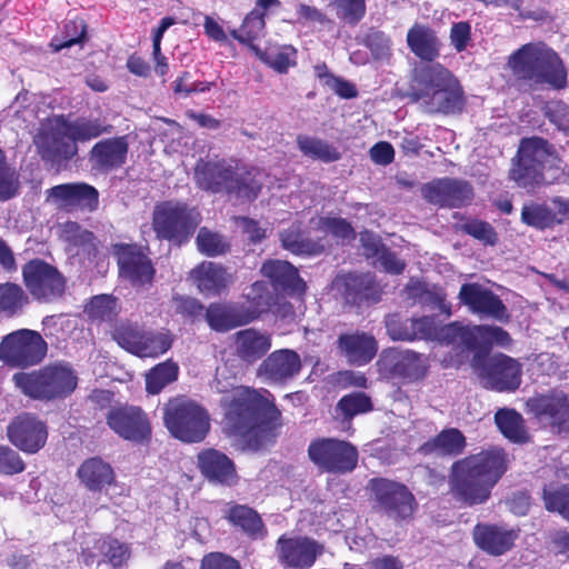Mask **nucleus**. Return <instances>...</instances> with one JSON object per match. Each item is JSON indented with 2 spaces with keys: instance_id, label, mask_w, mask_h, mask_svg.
<instances>
[{
  "instance_id": "1",
  "label": "nucleus",
  "mask_w": 569,
  "mask_h": 569,
  "mask_svg": "<svg viewBox=\"0 0 569 569\" xmlns=\"http://www.w3.org/2000/svg\"><path fill=\"white\" fill-rule=\"evenodd\" d=\"M222 430L243 450L257 452L273 442L282 415L266 388L239 386L221 400Z\"/></svg>"
},
{
  "instance_id": "2",
  "label": "nucleus",
  "mask_w": 569,
  "mask_h": 569,
  "mask_svg": "<svg viewBox=\"0 0 569 569\" xmlns=\"http://www.w3.org/2000/svg\"><path fill=\"white\" fill-rule=\"evenodd\" d=\"M509 465V455L501 447H490L457 459L449 468L448 493L459 507L485 505Z\"/></svg>"
},
{
  "instance_id": "3",
  "label": "nucleus",
  "mask_w": 569,
  "mask_h": 569,
  "mask_svg": "<svg viewBox=\"0 0 569 569\" xmlns=\"http://www.w3.org/2000/svg\"><path fill=\"white\" fill-rule=\"evenodd\" d=\"M259 170L253 167H239L238 161L224 158H200L193 168V181L198 189L213 194H233L237 198L254 200L262 183Z\"/></svg>"
},
{
  "instance_id": "4",
  "label": "nucleus",
  "mask_w": 569,
  "mask_h": 569,
  "mask_svg": "<svg viewBox=\"0 0 569 569\" xmlns=\"http://www.w3.org/2000/svg\"><path fill=\"white\" fill-rule=\"evenodd\" d=\"M516 80L528 84L547 83L560 90L567 86V71L560 57L542 43H526L508 58Z\"/></svg>"
},
{
  "instance_id": "5",
  "label": "nucleus",
  "mask_w": 569,
  "mask_h": 569,
  "mask_svg": "<svg viewBox=\"0 0 569 569\" xmlns=\"http://www.w3.org/2000/svg\"><path fill=\"white\" fill-rule=\"evenodd\" d=\"M12 381L22 395L44 402L69 397L78 386V376L70 363L56 361L31 371H20Z\"/></svg>"
},
{
  "instance_id": "6",
  "label": "nucleus",
  "mask_w": 569,
  "mask_h": 569,
  "mask_svg": "<svg viewBox=\"0 0 569 569\" xmlns=\"http://www.w3.org/2000/svg\"><path fill=\"white\" fill-rule=\"evenodd\" d=\"M557 160L556 149L547 139L537 136L522 138L511 158L508 179L520 189L533 191L547 183V164Z\"/></svg>"
},
{
  "instance_id": "7",
  "label": "nucleus",
  "mask_w": 569,
  "mask_h": 569,
  "mask_svg": "<svg viewBox=\"0 0 569 569\" xmlns=\"http://www.w3.org/2000/svg\"><path fill=\"white\" fill-rule=\"evenodd\" d=\"M162 420L170 436L183 443L202 442L211 428L207 408L186 396L170 398L164 403Z\"/></svg>"
},
{
  "instance_id": "8",
  "label": "nucleus",
  "mask_w": 569,
  "mask_h": 569,
  "mask_svg": "<svg viewBox=\"0 0 569 569\" xmlns=\"http://www.w3.org/2000/svg\"><path fill=\"white\" fill-rule=\"evenodd\" d=\"M427 90L417 93L423 100L428 112L441 114H459L467 104L465 90L458 78L441 63L426 67L422 70Z\"/></svg>"
},
{
  "instance_id": "9",
  "label": "nucleus",
  "mask_w": 569,
  "mask_h": 569,
  "mask_svg": "<svg viewBox=\"0 0 569 569\" xmlns=\"http://www.w3.org/2000/svg\"><path fill=\"white\" fill-rule=\"evenodd\" d=\"M366 490L371 509L396 523L413 519L418 510V501L409 487L387 477L369 479Z\"/></svg>"
},
{
  "instance_id": "10",
  "label": "nucleus",
  "mask_w": 569,
  "mask_h": 569,
  "mask_svg": "<svg viewBox=\"0 0 569 569\" xmlns=\"http://www.w3.org/2000/svg\"><path fill=\"white\" fill-rule=\"evenodd\" d=\"M201 222V214L187 202L166 200L157 203L152 212L156 238L181 247L190 241Z\"/></svg>"
},
{
  "instance_id": "11",
  "label": "nucleus",
  "mask_w": 569,
  "mask_h": 569,
  "mask_svg": "<svg viewBox=\"0 0 569 569\" xmlns=\"http://www.w3.org/2000/svg\"><path fill=\"white\" fill-rule=\"evenodd\" d=\"M435 341L451 345L461 343L467 350L475 351L472 362L477 366L480 357L490 353L493 346L508 348L512 339L507 330L498 326L475 325L463 326L453 321L443 326L437 325Z\"/></svg>"
},
{
  "instance_id": "12",
  "label": "nucleus",
  "mask_w": 569,
  "mask_h": 569,
  "mask_svg": "<svg viewBox=\"0 0 569 569\" xmlns=\"http://www.w3.org/2000/svg\"><path fill=\"white\" fill-rule=\"evenodd\" d=\"M263 292L267 293V283L256 281L251 286L252 306L234 301H214L207 306L203 320L218 333L249 325L259 317L261 307L268 305V297L264 298Z\"/></svg>"
},
{
  "instance_id": "13",
  "label": "nucleus",
  "mask_w": 569,
  "mask_h": 569,
  "mask_svg": "<svg viewBox=\"0 0 569 569\" xmlns=\"http://www.w3.org/2000/svg\"><path fill=\"white\" fill-rule=\"evenodd\" d=\"M308 457L321 472L347 475L357 468L359 452L349 441L323 437L309 443Z\"/></svg>"
},
{
  "instance_id": "14",
  "label": "nucleus",
  "mask_w": 569,
  "mask_h": 569,
  "mask_svg": "<svg viewBox=\"0 0 569 569\" xmlns=\"http://www.w3.org/2000/svg\"><path fill=\"white\" fill-rule=\"evenodd\" d=\"M23 283L39 302L50 303L63 297L67 278L53 264L43 259L34 258L22 266Z\"/></svg>"
},
{
  "instance_id": "15",
  "label": "nucleus",
  "mask_w": 569,
  "mask_h": 569,
  "mask_svg": "<svg viewBox=\"0 0 569 569\" xmlns=\"http://www.w3.org/2000/svg\"><path fill=\"white\" fill-rule=\"evenodd\" d=\"M331 291L345 306L361 308L381 300L382 289L370 272H338L331 281Z\"/></svg>"
},
{
  "instance_id": "16",
  "label": "nucleus",
  "mask_w": 569,
  "mask_h": 569,
  "mask_svg": "<svg viewBox=\"0 0 569 569\" xmlns=\"http://www.w3.org/2000/svg\"><path fill=\"white\" fill-rule=\"evenodd\" d=\"M378 372L389 380L415 383L423 380L429 372L426 356L412 350L385 349L377 361Z\"/></svg>"
},
{
  "instance_id": "17",
  "label": "nucleus",
  "mask_w": 569,
  "mask_h": 569,
  "mask_svg": "<svg viewBox=\"0 0 569 569\" xmlns=\"http://www.w3.org/2000/svg\"><path fill=\"white\" fill-rule=\"evenodd\" d=\"M48 345L34 330L19 329L7 335L0 343V359L7 365L27 368L40 363L46 357Z\"/></svg>"
},
{
  "instance_id": "18",
  "label": "nucleus",
  "mask_w": 569,
  "mask_h": 569,
  "mask_svg": "<svg viewBox=\"0 0 569 569\" xmlns=\"http://www.w3.org/2000/svg\"><path fill=\"white\" fill-rule=\"evenodd\" d=\"M480 357L475 369L479 370V377L483 387L497 392H513L519 389L522 381V368L518 360L497 353L492 357Z\"/></svg>"
},
{
  "instance_id": "19",
  "label": "nucleus",
  "mask_w": 569,
  "mask_h": 569,
  "mask_svg": "<svg viewBox=\"0 0 569 569\" xmlns=\"http://www.w3.org/2000/svg\"><path fill=\"white\" fill-rule=\"evenodd\" d=\"M119 277L128 281L132 288L142 289L151 286L156 276L152 260L136 243H117L113 246Z\"/></svg>"
},
{
  "instance_id": "20",
  "label": "nucleus",
  "mask_w": 569,
  "mask_h": 569,
  "mask_svg": "<svg viewBox=\"0 0 569 569\" xmlns=\"http://www.w3.org/2000/svg\"><path fill=\"white\" fill-rule=\"evenodd\" d=\"M106 423L120 438L143 445L151 440L152 427L144 410L138 406H118L106 416Z\"/></svg>"
},
{
  "instance_id": "21",
  "label": "nucleus",
  "mask_w": 569,
  "mask_h": 569,
  "mask_svg": "<svg viewBox=\"0 0 569 569\" xmlns=\"http://www.w3.org/2000/svg\"><path fill=\"white\" fill-rule=\"evenodd\" d=\"M527 412L547 422L558 433L569 435V397L556 389L536 393L526 401Z\"/></svg>"
},
{
  "instance_id": "22",
  "label": "nucleus",
  "mask_w": 569,
  "mask_h": 569,
  "mask_svg": "<svg viewBox=\"0 0 569 569\" xmlns=\"http://www.w3.org/2000/svg\"><path fill=\"white\" fill-rule=\"evenodd\" d=\"M325 551L323 545L307 536L281 535L276 542L279 562L291 569H310Z\"/></svg>"
},
{
  "instance_id": "23",
  "label": "nucleus",
  "mask_w": 569,
  "mask_h": 569,
  "mask_svg": "<svg viewBox=\"0 0 569 569\" xmlns=\"http://www.w3.org/2000/svg\"><path fill=\"white\" fill-rule=\"evenodd\" d=\"M421 193L428 202L443 208H462L475 197L470 182L455 178L435 179L422 186Z\"/></svg>"
},
{
  "instance_id": "24",
  "label": "nucleus",
  "mask_w": 569,
  "mask_h": 569,
  "mask_svg": "<svg viewBox=\"0 0 569 569\" xmlns=\"http://www.w3.org/2000/svg\"><path fill=\"white\" fill-rule=\"evenodd\" d=\"M7 437L19 450L36 453L47 442L48 428L36 415L22 412L8 425Z\"/></svg>"
},
{
  "instance_id": "25",
  "label": "nucleus",
  "mask_w": 569,
  "mask_h": 569,
  "mask_svg": "<svg viewBox=\"0 0 569 569\" xmlns=\"http://www.w3.org/2000/svg\"><path fill=\"white\" fill-rule=\"evenodd\" d=\"M301 369L302 361L297 351L278 349L261 361L257 376L268 385L283 386L297 377Z\"/></svg>"
},
{
  "instance_id": "26",
  "label": "nucleus",
  "mask_w": 569,
  "mask_h": 569,
  "mask_svg": "<svg viewBox=\"0 0 569 569\" xmlns=\"http://www.w3.org/2000/svg\"><path fill=\"white\" fill-rule=\"evenodd\" d=\"M459 299L472 313L501 322L510 320L508 309L500 297L477 282L463 283L459 291Z\"/></svg>"
},
{
  "instance_id": "27",
  "label": "nucleus",
  "mask_w": 569,
  "mask_h": 569,
  "mask_svg": "<svg viewBox=\"0 0 569 569\" xmlns=\"http://www.w3.org/2000/svg\"><path fill=\"white\" fill-rule=\"evenodd\" d=\"M519 532V529L506 525L478 522L472 529V539L485 553L500 557L515 548Z\"/></svg>"
},
{
  "instance_id": "28",
  "label": "nucleus",
  "mask_w": 569,
  "mask_h": 569,
  "mask_svg": "<svg viewBox=\"0 0 569 569\" xmlns=\"http://www.w3.org/2000/svg\"><path fill=\"white\" fill-rule=\"evenodd\" d=\"M128 152L127 136L106 138L92 146L88 153V161L92 171L108 174L126 164Z\"/></svg>"
},
{
  "instance_id": "29",
  "label": "nucleus",
  "mask_w": 569,
  "mask_h": 569,
  "mask_svg": "<svg viewBox=\"0 0 569 569\" xmlns=\"http://www.w3.org/2000/svg\"><path fill=\"white\" fill-rule=\"evenodd\" d=\"M38 149L42 159L51 162H67L78 154V144L71 138L63 116H60L56 124L40 137Z\"/></svg>"
},
{
  "instance_id": "30",
  "label": "nucleus",
  "mask_w": 569,
  "mask_h": 569,
  "mask_svg": "<svg viewBox=\"0 0 569 569\" xmlns=\"http://www.w3.org/2000/svg\"><path fill=\"white\" fill-rule=\"evenodd\" d=\"M197 467L212 483L231 487L238 482L239 476L233 460L218 449L200 450L197 455Z\"/></svg>"
},
{
  "instance_id": "31",
  "label": "nucleus",
  "mask_w": 569,
  "mask_h": 569,
  "mask_svg": "<svg viewBox=\"0 0 569 569\" xmlns=\"http://www.w3.org/2000/svg\"><path fill=\"white\" fill-rule=\"evenodd\" d=\"M337 349L349 365L362 367L375 359L379 346L372 333L356 330L341 333L337 339Z\"/></svg>"
},
{
  "instance_id": "32",
  "label": "nucleus",
  "mask_w": 569,
  "mask_h": 569,
  "mask_svg": "<svg viewBox=\"0 0 569 569\" xmlns=\"http://www.w3.org/2000/svg\"><path fill=\"white\" fill-rule=\"evenodd\" d=\"M261 274L267 278L276 291L288 296H303L307 290L305 280L298 269L286 260L269 259L260 268Z\"/></svg>"
},
{
  "instance_id": "33",
  "label": "nucleus",
  "mask_w": 569,
  "mask_h": 569,
  "mask_svg": "<svg viewBox=\"0 0 569 569\" xmlns=\"http://www.w3.org/2000/svg\"><path fill=\"white\" fill-rule=\"evenodd\" d=\"M49 196L60 206L93 212L99 207V191L87 182H68L49 189Z\"/></svg>"
},
{
  "instance_id": "34",
  "label": "nucleus",
  "mask_w": 569,
  "mask_h": 569,
  "mask_svg": "<svg viewBox=\"0 0 569 569\" xmlns=\"http://www.w3.org/2000/svg\"><path fill=\"white\" fill-rule=\"evenodd\" d=\"M271 348V336L254 328H247L233 335V353L247 366L262 359Z\"/></svg>"
},
{
  "instance_id": "35",
  "label": "nucleus",
  "mask_w": 569,
  "mask_h": 569,
  "mask_svg": "<svg viewBox=\"0 0 569 569\" xmlns=\"http://www.w3.org/2000/svg\"><path fill=\"white\" fill-rule=\"evenodd\" d=\"M191 277L199 291L211 297L221 296L233 281L226 267L212 261L199 263L192 269Z\"/></svg>"
},
{
  "instance_id": "36",
  "label": "nucleus",
  "mask_w": 569,
  "mask_h": 569,
  "mask_svg": "<svg viewBox=\"0 0 569 569\" xmlns=\"http://www.w3.org/2000/svg\"><path fill=\"white\" fill-rule=\"evenodd\" d=\"M437 321L433 317L423 316L409 318L403 321L391 319L387 321V329L393 340H435Z\"/></svg>"
},
{
  "instance_id": "37",
  "label": "nucleus",
  "mask_w": 569,
  "mask_h": 569,
  "mask_svg": "<svg viewBox=\"0 0 569 569\" xmlns=\"http://www.w3.org/2000/svg\"><path fill=\"white\" fill-rule=\"evenodd\" d=\"M407 46L421 61L432 62L439 58L441 40L430 26L416 22L407 32Z\"/></svg>"
},
{
  "instance_id": "38",
  "label": "nucleus",
  "mask_w": 569,
  "mask_h": 569,
  "mask_svg": "<svg viewBox=\"0 0 569 569\" xmlns=\"http://www.w3.org/2000/svg\"><path fill=\"white\" fill-rule=\"evenodd\" d=\"M77 477L91 492H101L116 483V473L110 463L100 457L86 459L77 470Z\"/></svg>"
},
{
  "instance_id": "39",
  "label": "nucleus",
  "mask_w": 569,
  "mask_h": 569,
  "mask_svg": "<svg viewBox=\"0 0 569 569\" xmlns=\"http://www.w3.org/2000/svg\"><path fill=\"white\" fill-rule=\"evenodd\" d=\"M223 518L252 540L262 539L267 535L261 516L247 505L228 503Z\"/></svg>"
},
{
  "instance_id": "40",
  "label": "nucleus",
  "mask_w": 569,
  "mask_h": 569,
  "mask_svg": "<svg viewBox=\"0 0 569 569\" xmlns=\"http://www.w3.org/2000/svg\"><path fill=\"white\" fill-rule=\"evenodd\" d=\"M467 439L458 428H446L438 435L423 442L418 452L423 456L437 455L455 458L463 453Z\"/></svg>"
},
{
  "instance_id": "41",
  "label": "nucleus",
  "mask_w": 569,
  "mask_h": 569,
  "mask_svg": "<svg viewBox=\"0 0 569 569\" xmlns=\"http://www.w3.org/2000/svg\"><path fill=\"white\" fill-rule=\"evenodd\" d=\"M87 40L88 26L84 19L76 17L64 21L60 32L51 39L49 47L52 52H59L76 44L82 47Z\"/></svg>"
},
{
  "instance_id": "42",
  "label": "nucleus",
  "mask_w": 569,
  "mask_h": 569,
  "mask_svg": "<svg viewBox=\"0 0 569 569\" xmlns=\"http://www.w3.org/2000/svg\"><path fill=\"white\" fill-rule=\"evenodd\" d=\"M495 422L500 432L515 443H526L529 440L525 420L515 409H499L495 415Z\"/></svg>"
},
{
  "instance_id": "43",
  "label": "nucleus",
  "mask_w": 569,
  "mask_h": 569,
  "mask_svg": "<svg viewBox=\"0 0 569 569\" xmlns=\"http://www.w3.org/2000/svg\"><path fill=\"white\" fill-rule=\"evenodd\" d=\"M297 144L302 154L312 160L331 163L341 159L338 148L320 138L299 134Z\"/></svg>"
},
{
  "instance_id": "44",
  "label": "nucleus",
  "mask_w": 569,
  "mask_h": 569,
  "mask_svg": "<svg viewBox=\"0 0 569 569\" xmlns=\"http://www.w3.org/2000/svg\"><path fill=\"white\" fill-rule=\"evenodd\" d=\"M64 122L76 144L110 133L112 129L111 124H106L100 118L79 117L72 121L64 118Z\"/></svg>"
},
{
  "instance_id": "45",
  "label": "nucleus",
  "mask_w": 569,
  "mask_h": 569,
  "mask_svg": "<svg viewBox=\"0 0 569 569\" xmlns=\"http://www.w3.org/2000/svg\"><path fill=\"white\" fill-rule=\"evenodd\" d=\"M93 549L103 557L104 565L118 569L127 563L130 558V548L119 539L109 535L102 536L93 541Z\"/></svg>"
},
{
  "instance_id": "46",
  "label": "nucleus",
  "mask_w": 569,
  "mask_h": 569,
  "mask_svg": "<svg viewBox=\"0 0 569 569\" xmlns=\"http://www.w3.org/2000/svg\"><path fill=\"white\" fill-rule=\"evenodd\" d=\"M197 250L206 257L226 256L231 251L227 236L208 227H200L196 236Z\"/></svg>"
},
{
  "instance_id": "47",
  "label": "nucleus",
  "mask_w": 569,
  "mask_h": 569,
  "mask_svg": "<svg viewBox=\"0 0 569 569\" xmlns=\"http://www.w3.org/2000/svg\"><path fill=\"white\" fill-rule=\"evenodd\" d=\"M281 246L293 254L316 256L322 252L323 247L305 236L299 226H291L280 232Z\"/></svg>"
},
{
  "instance_id": "48",
  "label": "nucleus",
  "mask_w": 569,
  "mask_h": 569,
  "mask_svg": "<svg viewBox=\"0 0 569 569\" xmlns=\"http://www.w3.org/2000/svg\"><path fill=\"white\" fill-rule=\"evenodd\" d=\"M173 341L174 336L168 329H162L160 331L144 330L137 357H160L171 349Z\"/></svg>"
},
{
  "instance_id": "49",
  "label": "nucleus",
  "mask_w": 569,
  "mask_h": 569,
  "mask_svg": "<svg viewBox=\"0 0 569 569\" xmlns=\"http://www.w3.org/2000/svg\"><path fill=\"white\" fill-rule=\"evenodd\" d=\"M179 366L166 360L152 367L146 375V391L149 395L160 393L168 385L178 380Z\"/></svg>"
},
{
  "instance_id": "50",
  "label": "nucleus",
  "mask_w": 569,
  "mask_h": 569,
  "mask_svg": "<svg viewBox=\"0 0 569 569\" xmlns=\"http://www.w3.org/2000/svg\"><path fill=\"white\" fill-rule=\"evenodd\" d=\"M372 410L373 403L371 398L362 391L345 395L336 405V412L343 421H351L356 416L368 413Z\"/></svg>"
},
{
  "instance_id": "51",
  "label": "nucleus",
  "mask_w": 569,
  "mask_h": 569,
  "mask_svg": "<svg viewBox=\"0 0 569 569\" xmlns=\"http://www.w3.org/2000/svg\"><path fill=\"white\" fill-rule=\"evenodd\" d=\"M264 12L252 9L243 19L239 30H232L231 37L244 44H251L258 40L264 32L266 21Z\"/></svg>"
},
{
  "instance_id": "52",
  "label": "nucleus",
  "mask_w": 569,
  "mask_h": 569,
  "mask_svg": "<svg viewBox=\"0 0 569 569\" xmlns=\"http://www.w3.org/2000/svg\"><path fill=\"white\" fill-rule=\"evenodd\" d=\"M521 221L538 230L551 228L556 222H560L556 212L545 203L525 204L521 209Z\"/></svg>"
},
{
  "instance_id": "53",
  "label": "nucleus",
  "mask_w": 569,
  "mask_h": 569,
  "mask_svg": "<svg viewBox=\"0 0 569 569\" xmlns=\"http://www.w3.org/2000/svg\"><path fill=\"white\" fill-rule=\"evenodd\" d=\"M410 298L423 306L443 310L446 308V293L440 287L430 288L425 282H415L407 287Z\"/></svg>"
},
{
  "instance_id": "54",
  "label": "nucleus",
  "mask_w": 569,
  "mask_h": 569,
  "mask_svg": "<svg viewBox=\"0 0 569 569\" xmlns=\"http://www.w3.org/2000/svg\"><path fill=\"white\" fill-rule=\"evenodd\" d=\"M27 301L28 298L19 284L12 282L0 284V312L9 317L14 316Z\"/></svg>"
},
{
  "instance_id": "55",
  "label": "nucleus",
  "mask_w": 569,
  "mask_h": 569,
  "mask_svg": "<svg viewBox=\"0 0 569 569\" xmlns=\"http://www.w3.org/2000/svg\"><path fill=\"white\" fill-rule=\"evenodd\" d=\"M144 330L138 325L122 322L112 331L113 340L128 352L137 356Z\"/></svg>"
},
{
  "instance_id": "56",
  "label": "nucleus",
  "mask_w": 569,
  "mask_h": 569,
  "mask_svg": "<svg viewBox=\"0 0 569 569\" xmlns=\"http://www.w3.org/2000/svg\"><path fill=\"white\" fill-rule=\"evenodd\" d=\"M541 498L546 510L559 513L569 522V486L549 488L545 486Z\"/></svg>"
},
{
  "instance_id": "57",
  "label": "nucleus",
  "mask_w": 569,
  "mask_h": 569,
  "mask_svg": "<svg viewBox=\"0 0 569 569\" xmlns=\"http://www.w3.org/2000/svg\"><path fill=\"white\" fill-rule=\"evenodd\" d=\"M460 230L485 246L493 247L499 242V236L496 229L488 221L481 219H467L460 224Z\"/></svg>"
},
{
  "instance_id": "58",
  "label": "nucleus",
  "mask_w": 569,
  "mask_h": 569,
  "mask_svg": "<svg viewBox=\"0 0 569 569\" xmlns=\"http://www.w3.org/2000/svg\"><path fill=\"white\" fill-rule=\"evenodd\" d=\"M174 312L182 318L197 322L204 319L206 306L197 298L174 295L172 297Z\"/></svg>"
},
{
  "instance_id": "59",
  "label": "nucleus",
  "mask_w": 569,
  "mask_h": 569,
  "mask_svg": "<svg viewBox=\"0 0 569 569\" xmlns=\"http://www.w3.org/2000/svg\"><path fill=\"white\" fill-rule=\"evenodd\" d=\"M116 298L109 295H100L91 298L86 312L93 320L110 321L116 316Z\"/></svg>"
},
{
  "instance_id": "60",
  "label": "nucleus",
  "mask_w": 569,
  "mask_h": 569,
  "mask_svg": "<svg viewBox=\"0 0 569 569\" xmlns=\"http://www.w3.org/2000/svg\"><path fill=\"white\" fill-rule=\"evenodd\" d=\"M362 43L369 49L376 60L385 59L391 54V39L381 30L371 28L365 34Z\"/></svg>"
},
{
  "instance_id": "61",
  "label": "nucleus",
  "mask_w": 569,
  "mask_h": 569,
  "mask_svg": "<svg viewBox=\"0 0 569 569\" xmlns=\"http://www.w3.org/2000/svg\"><path fill=\"white\" fill-rule=\"evenodd\" d=\"M318 229L330 233L337 239L353 240L356 239V231L351 223L340 217H321L318 221Z\"/></svg>"
},
{
  "instance_id": "62",
  "label": "nucleus",
  "mask_w": 569,
  "mask_h": 569,
  "mask_svg": "<svg viewBox=\"0 0 569 569\" xmlns=\"http://www.w3.org/2000/svg\"><path fill=\"white\" fill-rule=\"evenodd\" d=\"M297 50L291 47H282L277 52H264L260 59L278 73H287L290 67L296 66Z\"/></svg>"
},
{
  "instance_id": "63",
  "label": "nucleus",
  "mask_w": 569,
  "mask_h": 569,
  "mask_svg": "<svg viewBox=\"0 0 569 569\" xmlns=\"http://www.w3.org/2000/svg\"><path fill=\"white\" fill-rule=\"evenodd\" d=\"M340 19L356 26L366 14V0H333Z\"/></svg>"
},
{
  "instance_id": "64",
  "label": "nucleus",
  "mask_w": 569,
  "mask_h": 569,
  "mask_svg": "<svg viewBox=\"0 0 569 569\" xmlns=\"http://www.w3.org/2000/svg\"><path fill=\"white\" fill-rule=\"evenodd\" d=\"M24 469L26 463L17 451L9 446H0V475L13 476Z\"/></svg>"
}]
</instances>
